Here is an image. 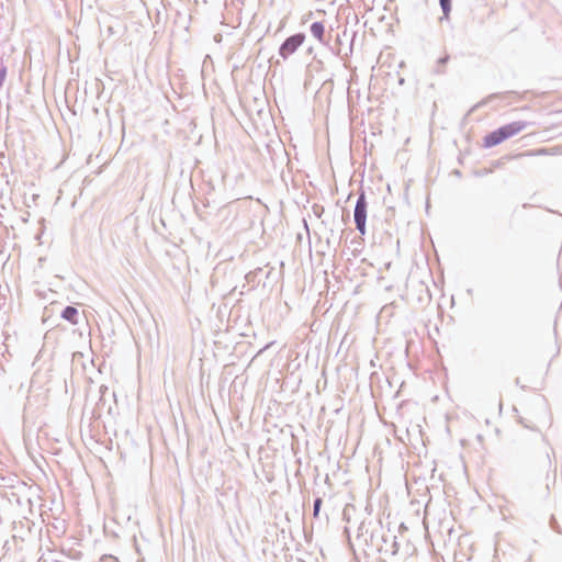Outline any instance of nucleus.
Returning <instances> with one entry per match:
<instances>
[{
    "instance_id": "1",
    "label": "nucleus",
    "mask_w": 562,
    "mask_h": 562,
    "mask_svg": "<svg viewBox=\"0 0 562 562\" xmlns=\"http://www.w3.org/2000/svg\"><path fill=\"white\" fill-rule=\"evenodd\" d=\"M527 124L522 121L513 122L509 124H506L496 131L488 133L483 138V144L485 147H494L504 140L519 134L522 130H525Z\"/></svg>"
},
{
    "instance_id": "2",
    "label": "nucleus",
    "mask_w": 562,
    "mask_h": 562,
    "mask_svg": "<svg viewBox=\"0 0 562 562\" xmlns=\"http://www.w3.org/2000/svg\"><path fill=\"white\" fill-rule=\"evenodd\" d=\"M304 41L305 35L303 33H297L288 37L280 47V56L286 59L289 56L296 52V49L304 43Z\"/></svg>"
},
{
    "instance_id": "3",
    "label": "nucleus",
    "mask_w": 562,
    "mask_h": 562,
    "mask_svg": "<svg viewBox=\"0 0 562 562\" xmlns=\"http://www.w3.org/2000/svg\"><path fill=\"white\" fill-rule=\"evenodd\" d=\"M366 220H367V201L364 194H361L357 201L355 207V222L357 228L361 234L366 232Z\"/></svg>"
},
{
    "instance_id": "4",
    "label": "nucleus",
    "mask_w": 562,
    "mask_h": 562,
    "mask_svg": "<svg viewBox=\"0 0 562 562\" xmlns=\"http://www.w3.org/2000/svg\"><path fill=\"white\" fill-rule=\"evenodd\" d=\"M312 35L319 42L324 41L325 26L322 22H315L311 25Z\"/></svg>"
},
{
    "instance_id": "5",
    "label": "nucleus",
    "mask_w": 562,
    "mask_h": 562,
    "mask_svg": "<svg viewBox=\"0 0 562 562\" xmlns=\"http://www.w3.org/2000/svg\"><path fill=\"white\" fill-rule=\"evenodd\" d=\"M78 311L72 306H67L63 312V318L70 322L71 324L78 323Z\"/></svg>"
},
{
    "instance_id": "6",
    "label": "nucleus",
    "mask_w": 562,
    "mask_h": 562,
    "mask_svg": "<svg viewBox=\"0 0 562 562\" xmlns=\"http://www.w3.org/2000/svg\"><path fill=\"white\" fill-rule=\"evenodd\" d=\"M440 5L442 8L445 16H448L451 10V0H440Z\"/></svg>"
},
{
    "instance_id": "7",
    "label": "nucleus",
    "mask_w": 562,
    "mask_h": 562,
    "mask_svg": "<svg viewBox=\"0 0 562 562\" xmlns=\"http://www.w3.org/2000/svg\"><path fill=\"white\" fill-rule=\"evenodd\" d=\"M321 505H322V499L321 498H317L314 503V516H318V513H319V508H321Z\"/></svg>"
}]
</instances>
